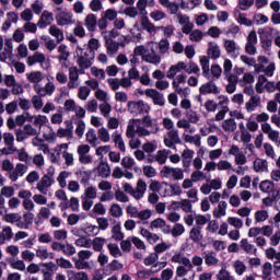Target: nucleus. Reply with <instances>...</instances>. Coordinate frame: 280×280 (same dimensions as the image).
Segmentation results:
<instances>
[{
	"label": "nucleus",
	"mask_w": 280,
	"mask_h": 280,
	"mask_svg": "<svg viewBox=\"0 0 280 280\" xmlns=\"http://www.w3.org/2000/svg\"><path fill=\"white\" fill-rule=\"evenodd\" d=\"M89 152H91V147L89 144H80L77 149L79 162L83 165H90V163H93V156H91Z\"/></svg>",
	"instance_id": "obj_6"
},
{
	"label": "nucleus",
	"mask_w": 280,
	"mask_h": 280,
	"mask_svg": "<svg viewBox=\"0 0 280 280\" xmlns=\"http://www.w3.org/2000/svg\"><path fill=\"white\" fill-rule=\"evenodd\" d=\"M84 47H85V48H83L84 51H88V52L90 51L95 57V51H97L100 49V39L91 38L89 40L88 47L86 46H84Z\"/></svg>",
	"instance_id": "obj_51"
},
{
	"label": "nucleus",
	"mask_w": 280,
	"mask_h": 280,
	"mask_svg": "<svg viewBox=\"0 0 280 280\" xmlns=\"http://www.w3.org/2000/svg\"><path fill=\"white\" fill-rule=\"evenodd\" d=\"M141 25L143 30L148 32V34H151V36L156 34L159 30V27H156L153 23L150 22V19H148V16L141 19Z\"/></svg>",
	"instance_id": "obj_40"
},
{
	"label": "nucleus",
	"mask_w": 280,
	"mask_h": 280,
	"mask_svg": "<svg viewBox=\"0 0 280 280\" xmlns=\"http://www.w3.org/2000/svg\"><path fill=\"white\" fill-rule=\"evenodd\" d=\"M85 139L92 148H97L100 145V139L97 138V132L95 129H89L88 132L85 133Z\"/></svg>",
	"instance_id": "obj_37"
},
{
	"label": "nucleus",
	"mask_w": 280,
	"mask_h": 280,
	"mask_svg": "<svg viewBox=\"0 0 280 280\" xmlns=\"http://www.w3.org/2000/svg\"><path fill=\"white\" fill-rule=\"evenodd\" d=\"M159 132V124L150 115L142 119H130L127 125L126 137H150Z\"/></svg>",
	"instance_id": "obj_1"
},
{
	"label": "nucleus",
	"mask_w": 280,
	"mask_h": 280,
	"mask_svg": "<svg viewBox=\"0 0 280 280\" xmlns=\"http://www.w3.org/2000/svg\"><path fill=\"white\" fill-rule=\"evenodd\" d=\"M161 176L168 180H183L185 178V171L180 167L163 166Z\"/></svg>",
	"instance_id": "obj_4"
},
{
	"label": "nucleus",
	"mask_w": 280,
	"mask_h": 280,
	"mask_svg": "<svg viewBox=\"0 0 280 280\" xmlns=\"http://www.w3.org/2000/svg\"><path fill=\"white\" fill-rule=\"evenodd\" d=\"M75 246H78L79 248H93V242L91 238H89L88 236H80L79 238H77L74 241Z\"/></svg>",
	"instance_id": "obj_44"
},
{
	"label": "nucleus",
	"mask_w": 280,
	"mask_h": 280,
	"mask_svg": "<svg viewBox=\"0 0 280 280\" xmlns=\"http://www.w3.org/2000/svg\"><path fill=\"white\" fill-rule=\"evenodd\" d=\"M194 150L191 149H185L182 152V162H183V167L187 168L189 165H191V160L194 159Z\"/></svg>",
	"instance_id": "obj_41"
},
{
	"label": "nucleus",
	"mask_w": 280,
	"mask_h": 280,
	"mask_svg": "<svg viewBox=\"0 0 280 280\" xmlns=\"http://www.w3.org/2000/svg\"><path fill=\"white\" fill-rule=\"evenodd\" d=\"M68 89H78L80 86V70L78 67L69 68Z\"/></svg>",
	"instance_id": "obj_12"
},
{
	"label": "nucleus",
	"mask_w": 280,
	"mask_h": 280,
	"mask_svg": "<svg viewBox=\"0 0 280 280\" xmlns=\"http://www.w3.org/2000/svg\"><path fill=\"white\" fill-rule=\"evenodd\" d=\"M199 62H200L203 78H206L207 80H211V72L209 68V57L207 56L200 57Z\"/></svg>",
	"instance_id": "obj_34"
},
{
	"label": "nucleus",
	"mask_w": 280,
	"mask_h": 280,
	"mask_svg": "<svg viewBox=\"0 0 280 280\" xmlns=\"http://www.w3.org/2000/svg\"><path fill=\"white\" fill-rule=\"evenodd\" d=\"M154 229H161L162 233L170 235V228L167 226V222L161 218H158L150 223V230L154 231Z\"/></svg>",
	"instance_id": "obj_24"
},
{
	"label": "nucleus",
	"mask_w": 280,
	"mask_h": 280,
	"mask_svg": "<svg viewBox=\"0 0 280 280\" xmlns=\"http://www.w3.org/2000/svg\"><path fill=\"white\" fill-rule=\"evenodd\" d=\"M147 97H150L155 106H165V97L156 89H147Z\"/></svg>",
	"instance_id": "obj_15"
},
{
	"label": "nucleus",
	"mask_w": 280,
	"mask_h": 280,
	"mask_svg": "<svg viewBox=\"0 0 280 280\" xmlns=\"http://www.w3.org/2000/svg\"><path fill=\"white\" fill-rule=\"evenodd\" d=\"M182 71H183V68L180 67V61H179L176 65H173L170 67V69L166 72V78H168V80H174L177 73H180Z\"/></svg>",
	"instance_id": "obj_49"
},
{
	"label": "nucleus",
	"mask_w": 280,
	"mask_h": 280,
	"mask_svg": "<svg viewBox=\"0 0 280 280\" xmlns=\"http://www.w3.org/2000/svg\"><path fill=\"white\" fill-rule=\"evenodd\" d=\"M81 220H86L85 213H81V214L71 213L70 215H68L67 223L70 226H75V224H78V222H80Z\"/></svg>",
	"instance_id": "obj_52"
},
{
	"label": "nucleus",
	"mask_w": 280,
	"mask_h": 280,
	"mask_svg": "<svg viewBox=\"0 0 280 280\" xmlns=\"http://www.w3.org/2000/svg\"><path fill=\"white\" fill-rule=\"evenodd\" d=\"M184 141L186 143H191L196 148H202V137L198 133L194 136L184 133Z\"/></svg>",
	"instance_id": "obj_38"
},
{
	"label": "nucleus",
	"mask_w": 280,
	"mask_h": 280,
	"mask_svg": "<svg viewBox=\"0 0 280 280\" xmlns=\"http://www.w3.org/2000/svg\"><path fill=\"white\" fill-rule=\"evenodd\" d=\"M256 45H257V32L252 31L247 36V46H246L247 54H250L252 56L257 54Z\"/></svg>",
	"instance_id": "obj_20"
},
{
	"label": "nucleus",
	"mask_w": 280,
	"mask_h": 280,
	"mask_svg": "<svg viewBox=\"0 0 280 280\" xmlns=\"http://www.w3.org/2000/svg\"><path fill=\"white\" fill-rule=\"evenodd\" d=\"M75 51L78 56L77 65L79 66V71L81 74H84V71L92 67L93 60H95V55H93L91 51L84 50V48L80 46L77 47Z\"/></svg>",
	"instance_id": "obj_2"
},
{
	"label": "nucleus",
	"mask_w": 280,
	"mask_h": 280,
	"mask_svg": "<svg viewBox=\"0 0 280 280\" xmlns=\"http://www.w3.org/2000/svg\"><path fill=\"white\" fill-rule=\"evenodd\" d=\"M199 93L201 95H220V88H218V85L212 80H210V82L202 84L199 88Z\"/></svg>",
	"instance_id": "obj_17"
},
{
	"label": "nucleus",
	"mask_w": 280,
	"mask_h": 280,
	"mask_svg": "<svg viewBox=\"0 0 280 280\" xmlns=\"http://www.w3.org/2000/svg\"><path fill=\"white\" fill-rule=\"evenodd\" d=\"M69 176H71V172L69 171H62L61 173H59L57 177V183L59 184V187H61V189H65V187H67V178H69Z\"/></svg>",
	"instance_id": "obj_63"
},
{
	"label": "nucleus",
	"mask_w": 280,
	"mask_h": 280,
	"mask_svg": "<svg viewBox=\"0 0 280 280\" xmlns=\"http://www.w3.org/2000/svg\"><path fill=\"white\" fill-rule=\"evenodd\" d=\"M52 23L54 13L45 10L43 11L40 19L37 22V26L39 27V30H45V27H48V25H51Z\"/></svg>",
	"instance_id": "obj_18"
},
{
	"label": "nucleus",
	"mask_w": 280,
	"mask_h": 280,
	"mask_svg": "<svg viewBox=\"0 0 280 280\" xmlns=\"http://www.w3.org/2000/svg\"><path fill=\"white\" fill-rule=\"evenodd\" d=\"M130 36H121L124 43H130V40H133V43H141V28H139V23H136L133 27L130 30Z\"/></svg>",
	"instance_id": "obj_19"
},
{
	"label": "nucleus",
	"mask_w": 280,
	"mask_h": 280,
	"mask_svg": "<svg viewBox=\"0 0 280 280\" xmlns=\"http://www.w3.org/2000/svg\"><path fill=\"white\" fill-rule=\"evenodd\" d=\"M186 118L190 124H196L197 126H200V115L198 112L188 109L186 112Z\"/></svg>",
	"instance_id": "obj_55"
},
{
	"label": "nucleus",
	"mask_w": 280,
	"mask_h": 280,
	"mask_svg": "<svg viewBox=\"0 0 280 280\" xmlns=\"http://www.w3.org/2000/svg\"><path fill=\"white\" fill-rule=\"evenodd\" d=\"M144 62H149L150 65H161V55L156 54V51L152 50L147 51V55L143 56Z\"/></svg>",
	"instance_id": "obj_35"
},
{
	"label": "nucleus",
	"mask_w": 280,
	"mask_h": 280,
	"mask_svg": "<svg viewBox=\"0 0 280 280\" xmlns=\"http://www.w3.org/2000/svg\"><path fill=\"white\" fill-rule=\"evenodd\" d=\"M84 25L89 32H95V27L97 26V18L95 14H88Z\"/></svg>",
	"instance_id": "obj_46"
},
{
	"label": "nucleus",
	"mask_w": 280,
	"mask_h": 280,
	"mask_svg": "<svg viewBox=\"0 0 280 280\" xmlns=\"http://www.w3.org/2000/svg\"><path fill=\"white\" fill-rule=\"evenodd\" d=\"M221 51H220V46L215 43H210L209 44V49H208V56L210 58H212V60H218V58H220L221 56Z\"/></svg>",
	"instance_id": "obj_48"
},
{
	"label": "nucleus",
	"mask_w": 280,
	"mask_h": 280,
	"mask_svg": "<svg viewBox=\"0 0 280 280\" xmlns=\"http://www.w3.org/2000/svg\"><path fill=\"white\" fill-rule=\"evenodd\" d=\"M68 280H89V275L84 271L75 272L74 270L67 271Z\"/></svg>",
	"instance_id": "obj_47"
},
{
	"label": "nucleus",
	"mask_w": 280,
	"mask_h": 280,
	"mask_svg": "<svg viewBox=\"0 0 280 280\" xmlns=\"http://www.w3.org/2000/svg\"><path fill=\"white\" fill-rule=\"evenodd\" d=\"M259 189L264 194H272V191H275V183H272V180H268V179L262 180L259 184Z\"/></svg>",
	"instance_id": "obj_54"
},
{
	"label": "nucleus",
	"mask_w": 280,
	"mask_h": 280,
	"mask_svg": "<svg viewBox=\"0 0 280 280\" xmlns=\"http://www.w3.org/2000/svg\"><path fill=\"white\" fill-rule=\"evenodd\" d=\"M104 244H106V238L104 237H94L92 240V247L96 253H102V250H104Z\"/></svg>",
	"instance_id": "obj_53"
},
{
	"label": "nucleus",
	"mask_w": 280,
	"mask_h": 280,
	"mask_svg": "<svg viewBox=\"0 0 280 280\" xmlns=\"http://www.w3.org/2000/svg\"><path fill=\"white\" fill-rule=\"evenodd\" d=\"M145 191H148V184L145 180L139 179L130 196H132L135 200H141V198L145 196Z\"/></svg>",
	"instance_id": "obj_13"
},
{
	"label": "nucleus",
	"mask_w": 280,
	"mask_h": 280,
	"mask_svg": "<svg viewBox=\"0 0 280 280\" xmlns=\"http://www.w3.org/2000/svg\"><path fill=\"white\" fill-rule=\"evenodd\" d=\"M177 277H186L184 280H194L196 277V271H194V265H182L177 267Z\"/></svg>",
	"instance_id": "obj_9"
},
{
	"label": "nucleus",
	"mask_w": 280,
	"mask_h": 280,
	"mask_svg": "<svg viewBox=\"0 0 280 280\" xmlns=\"http://www.w3.org/2000/svg\"><path fill=\"white\" fill-rule=\"evenodd\" d=\"M27 165L23 163H18L15 167L13 166V172L9 173V178L12 183H16L21 176L27 174Z\"/></svg>",
	"instance_id": "obj_11"
},
{
	"label": "nucleus",
	"mask_w": 280,
	"mask_h": 280,
	"mask_svg": "<svg viewBox=\"0 0 280 280\" xmlns=\"http://www.w3.org/2000/svg\"><path fill=\"white\" fill-rule=\"evenodd\" d=\"M81 197L88 198L90 200H95V198H97V187H95V186H88L85 188L83 195H81Z\"/></svg>",
	"instance_id": "obj_59"
},
{
	"label": "nucleus",
	"mask_w": 280,
	"mask_h": 280,
	"mask_svg": "<svg viewBox=\"0 0 280 280\" xmlns=\"http://www.w3.org/2000/svg\"><path fill=\"white\" fill-rule=\"evenodd\" d=\"M167 156H170V150H160L156 152L155 161L159 165H165L167 163Z\"/></svg>",
	"instance_id": "obj_57"
},
{
	"label": "nucleus",
	"mask_w": 280,
	"mask_h": 280,
	"mask_svg": "<svg viewBox=\"0 0 280 280\" xmlns=\"http://www.w3.org/2000/svg\"><path fill=\"white\" fill-rule=\"evenodd\" d=\"M21 220H23V217L19 212H11L4 215V222H8V224H15L18 228Z\"/></svg>",
	"instance_id": "obj_39"
},
{
	"label": "nucleus",
	"mask_w": 280,
	"mask_h": 280,
	"mask_svg": "<svg viewBox=\"0 0 280 280\" xmlns=\"http://www.w3.org/2000/svg\"><path fill=\"white\" fill-rule=\"evenodd\" d=\"M140 235L144 237V240H147V242H149L150 244H156L159 240H161V236H159V234L152 233L143 228L140 230Z\"/></svg>",
	"instance_id": "obj_31"
},
{
	"label": "nucleus",
	"mask_w": 280,
	"mask_h": 280,
	"mask_svg": "<svg viewBox=\"0 0 280 280\" xmlns=\"http://www.w3.org/2000/svg\"><path fill=\"white\" fill-rule=\"evenodd\" d=\"M177 2L182 10H194L202 3V0H177Z\"/></svg>",
	"instance_id": "obj_33"
},
{
	"label": "nucleus",
	"mask_w": 280,
	"mask_h": 280,
	"mask_svg": "<svg viewBox=\"0 0 280 280\" xmlns=\"http://www.w3.org/2000/svg\"><path fill=\"white\" fill-rule=\"evenodd\" d=\"M56 23L60 27L73 24V13L69 11H59L56 15Z\"/></svg>",
	"instance_id": "obj_8"
},
{
	"label": "nucleus",
	"mask_w": 280,
	"mask_h": 280,
	"mask_svg": "<svg viewBox=\"0 0 280 280\" xmlns=\"http://www.w3.org/2000/svg\"><path fill=\"white\" fill-rule=\"evenodd\" d=\"M48 33L57 39V43H62V40H65V33L56 25H51L48 28Z\"/></svg>",
	"instance_id": "obj_42"
},
{
	"label": "nucleus",
	"mask_w": 280,
	"mask_h": 280,
	"mask_svg": "<svg viewBox=\"0 0 280 280\" xmlns=\"http://www.w3.org/2000/svg\"><path fill=\"white\" fill-rule=\"evenodd\" d=\"M82 233H84L86 237H97V235H100V228L91 223H85L82 226Z\"/></svg>",
	"instance_id": "obj_28"
},
{
	"label": "nucleus",
	"mask_w": 280,
	"mask_h": 280,
	"mask_svg": "<svg viewBox=\"0 0 280 280\" xmlns=\"http://www.w3.org/2000/svg\"><path fill=\"white\" fill-rule=\"evenodd\" d=\"M14 237V232H12V228L10 225L2 226V231L0 232V245L3 246L5 242H10Z\"/></svg>",
	"instance_id": "obj_27"
},
{
	"label": "nucleus",
	"mask_w": 280,
	"mask_h": 280,
	"mask_svg": "<svg viewBox=\"0 0 280 280\" xmlns=\"http://www.w3.org/2000/svg\"><path fill=\"white\" fill-rule=\"evenodd\" d=\"M145 191H148V184L145 180L139 179L130 196H132L135 200H141V198L145 196Z\"/></svg>",
	"instance_id": "obj_14"
},
{
	"label": "nucleus",
	"mask_w": 280,
	"mask_h": 280,
	"mask_svg": "<svg viewBox=\"0 0 280 280\" xmlns=\"http://www.w3.org/2000/svg\"><path fill=\"white\" fill-rule=\"evenodd\" d=\"M226 209H229V203L226 201H220L212 212L213 218L218 220L224 218L226 215Z\"/></svg>",
	"instance_id": "obj_29"
},
{
	"label": "nucleus",
	"mask_w": 280,
	"mask_h": 280,
	"mask_svg": "<svg viewBox=\"0 0 280 280\" xmlns=\"http://www.w3.org/2000/svg\"><path fill=\"white\" fill-rule=\"evenodd\" d=\"M211 220V214H196L195 215V222L199 229H202L205 224H208V222Z\"/></svg>",
	"instance_id": "obj_61"
},
{
	"label": "nucleus",
	"mask_w": 280,
	"mask_h": 280,
	"mask_svg": "<svg viewBox=\"0 0 280 280\" xmlns=\"http://www.w3.org/2000/svg\"><path fill=\"white\" fill-rule=\"evenodd\" d=\"M33 89L37 95L40 97H51L56 93V84L51 81H48L44 86L40 84L33 85Z\"/></svg>",
	"instance_id": "obj_5"
},
{
	"label": "nucleus",
	"mask_w": 280,
	"mask_h": 280,
	"mask_svg": "<svg viewBox=\"0 0 280 280\" xmlns=\"http://www.w3.org/2000/svg\"><path fill=\"white\" fill-rule=\"evenodd\" d=\"M219 261L220 260L218 259V257H215V253L213 252L205 253V264L207 266H217Z\"/></svg>",
	"instance_id": "obj_64"
},
{
	"label": "nucleus",
	"mask_w": 280,
	"mask_h": 280,
	"mask_svg": "<svg viewBox=\"0 0 280 280\" xmlns=\"http://www.w3.org/2000/svg\"><path fill=\"white\" fill-rule=\"evenodd\" d=\"M97 137L103 143H108L110 141V132H108V129H106V127L98 128Z\"/></svg>",
	"instance_id": "obj_62"
},
{
	"label": "nucleus",
	"mask_w": 280,
	"mask_h": 280,
	"mask_svg": "<svg viewBox=\"0 0 280 280\" xmlns=\"http://www.w3.org/2000/svg\"><path fill=\"white\" fill-rule=\"evenodd\" d=\"M180 68L182 71H185L189 75H191V73H194L195 75H200V67H198V63L194 61H189L188 63L180 61Z\"/></svg>",
	"instance_id": "obj_25"
},
{
	"label": "nucleus",
	"mask_w": 280,
	"mask_h": 280,
	"mask_svg": "<svg viewBox=\"0 0 280 280\" xmlns=\"http://www.w3.org/2000/svg\"><path fill=\"white\" fill-rule=\"evenodd\" d=\"M98 109H100L101 115L104 116L105 119L110 118V113L113 110V106L109 105L108 102L100 104Z\"/></svg>",
	"instance_id": "obj_58"
},
{
	"label": "nucleus",
	"mask_w": 280,
	"mask_h": 280,
	"mask_svg": "<svg viewBox=\"0 0 280 280\" xmlns=\"http://www.w3.org/2000/svg\"><path fill=\"white\" fill-rule=\"evenodd\" d=\"M58 51H59L58 60L60 65H62V67H68L67 60H69L70 54L67 51V45L61 44L58 47Z\"/></svg>",
	"instance_id": "obj_36"
},
{
	"label": "nucleus",
	"mask_w": 280,
	"mask_h": 280,
	"mask_svg": "<svg viewBox=\"0 0 280 280\" xmlns=\"http://www.w3.org/2000/svg\"><path fill=\"white\" fill-rule=\"evenodd\" d=\"M222 75V68L220 67V65H212L211 66V69H210V79L208 80H212V81H215V80H220V77Z\"/></svg>",
	"instance_id": "obj_60"
},
{
	"label": "nucleus",
	"mask_w": 280,
	"mask_h": 280,
	"mask_svg": "<svg viewBox=\"0 0 280 280\" xmlns=\"http://www.w3.org/2000/svg\"><path fill=\"white\" fill-rule=\"evenodd\" d=\"M229 154L235 156L236 165H244L246 163V155L244 154L243 151L240 150L237 145H232L230 148Z\"/></svg>",
	"instance_id": "obj_23"
},
{
	"label": "nucleus",
	"mask_w": 280,
	"mask_h": 280,
	"mask_svg": "<svg viewBox=\"0 0 280 280\" xmlns=\"http://www.w3.org/2000/svg\"><path fill=\"white\" fill-rule=\"evenodd\" d=\"M173 264H182V266H190L191 260L185 254L177 252L172 257Z\"/></svg>",
	"instance_id": "obj_43"
},
{
	"label": "nucleus",
	"mask_w": 280,
	"mask_h": 280,
	"mask_svg": "<svg viewBox=\"0 0 280 280\" xmlns=\"http://www.w3.org/2000/svg\"><path fill=\"white\" fill-rule=\"evenodd\" d=\"M54 183H56V179L54 177L44 175L42 179L37 183L36 189L39 191V194H43V196H47L49 187H51Z\"/></svg>",
	"instance_id": "obj_10"
},
{
	"label": "nucleus",
	"mask_w": 280,
	"mask_h": 280,
	"mask_svg": "<svg viewBox=\"0 0 280 280\" xmlns=\"http://www.w3.org/2000/svg\"><path fill=\"white\" fill-rule=\"evenodd\" d=\"M224 48L232 58H237L242 54V48L233 39H226Z\"/></svg>",
	"instance_id": "obj_16"
},
{
	"label": "nucleus",
	"mask_w": 280,
	"mask_h": 280,
	"mask_svg": "<svg viewBox=\"0 0 280 280\" xmlns=\"http://www.w3.org/2000/svg\"><path fill=\"white\" fill-rule=\"evenodd\" d=\"M156 0H138L136 3V10L139 14H148V8H155Z\"/></svg>",
	"instance_id": "obj_21"
},
{
	"label": "nucleus",
	"mask_w": 280,
	"mask_h": 280,
	"mask_svg": "<svg viewBox=\"0 0 280 280\" xmlns=\"http://www.w3.org/2000/svg\"><path fill=\"white\" fill-rule=\"evenodd\" d=\"M23 218H24V221H23V219H21V222L18 224V229H25V230H27L34 223V213L25 212L23 214Z\"/></svg>",
	"instance_id": "obj_32"
},
{
	"label": "nucleus",
	"mask_w": 280,
	"mask_h": 280,
	"mask_svg": "<svg viewBox=\"0 0 280 280\" xmlns=\"http://www.w3.org/2000/svg\"><path fill=\"white\" fill-rule=\"evenodd\" d=\"M267 82H268V79L266 78V75L264 74L258 75V80L256 82V92L259 94L265 93Z\"/></svg>",
	"instance_id": "obj_56"
},
{
	"label": "nucleus",
	"mask_w": 280,
	"mask_h": 280,
	"mask_svg": "<svg viewBox=\"0 0 280 280\" xmlns=\"http://www.w3.org/2000/svg\"><path fill=\"white\" fill-rule=\"evenodd\" d=\"M26 78L28 82H31V84H34V86H36V84H40V82H43V72L33 71L31 73H26Z\"/></svg>",
	"instance_id": "obj_45"
},
{
	"label": "nucleus",
	"mask_w": 280,
	"mask_h": 280,
	"mask_svg": "<svg viewBox=\"0 0 280 280\" xmlns=\"http://www.w3.org/2000/svg\"><path fill=\"white\" fill-rule=\"evenodd\" d=\"M94 174L101 178H108L110 176V165H108V162L101 161L97 167L94 168Z\"/></svg>",
	"instance_id": "obj_22"
},
{
	"label": "nucleus",
	"mask_w": 280,
	"mask_h": 280,
	"mask_svg": "<svg viewBox=\"0 0 280 280\" xmlns=\"http://www.w3.org/2000/svg\"><path fill=\"white\" fill-rule=\"evenodd\" d=\"M32 119L36 128H42L43 126H47V124H49V118L45 115H35L32 117Z\"/></svg>",
	"instance_id": "obj_50"
},
{
	"label": "nucleus",
	"mask_w": 280,
	"mask_h": 280,
	"mask_svg": "<svg viewBox=\"0 0 280 280\" xmlns=\"http://www.w3.org/2000/svg\"><path fill=\"white\" fill-rule=\"evenodd\" d=\"M150 105L145 101H129L127 103V110L130 115H148L150 113Z\"/></svg>",
	"instance_id": "obj_3"
},
{
	"label": "nucleus",
	"mask_w": 280,
	"mask_h": 280,
	"mask_svg": "<svg viewBox=\"0 0 280 280\" xmlns=\"http://www.w3.org/2000/svg\"><path fill=\"white\" fill-rule=\"evenodd\" d=\"M234 16L241 25H246V0H238V4L234 10Z\"/></svg>",
	"instance_id": "obj_7"
},
{
	"label": "nucleus",
	"mask_w": 280,
	"mask_h": 280,
	"mask_svg": "<svg viewBox=\"0 0 280 280\" xmlns=\"http://www.w3.org/2000/svg\"><path fill=\"white\" fill-rule=\"evenodd\" d=\"M112 141L120 152H126V142H124V138L121 137V133L119 131H114L112 133Z\"/></svg>",
	"instance_id": "obj_26"
},
{
	"label": "nucleus",
	"mask_w": 280,
	"mask_h": 280,
	"mask_svg": "<svg viewBox=\"0 0 280 280\" xmlns=\"http://www.w3.org/2000/svg\"><path fill=\"white\" fill-rule=\"evenodd\" d=\"M202 228L194 226L190 229L189 240H191V242H194L195 244H200V242H202Z\"/></svg>",
	"instance_id": "obj_30"
}]
</instances>
